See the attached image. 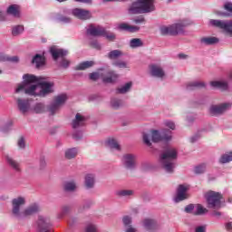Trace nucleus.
<instances>
[{
	"mask_svg": "<svg viewBox=\"0 0 232 232\" xmlns=\"http://www.w3.org/2000/svg\"><path fill=\"white\" fill-rule=\"evenodd\" d=\"M58 23H61L62 24H70L72 23V18L65 15H61L57 18Z\"/></svg>",
	"mask_w": 232,
	"mask_h": 232,
	"instance_id": "51",
	"label": "nucleus"
},
{
	"mask_svg": "<svg viewBox=\"0 0 232 232\" xmlns=\"http://www.w3.org/2000/svg\"><path fill=\"white\" fill-rule=\"evenodd\" d=\"M189 23L181 22L178 24H173L169 26L163 25L160 28V32L162 35H179V34L184 33V27L188 26Z\"/></svg>",
	"mask_w": 232,
	"mask_h": 232,
	"instance_id": "7",
	"label": "nucleus"
},
{
	"mask_svg": "<svg viewBox=\"0 0 232 232\" xmlns=\"http://www.w3.org/2000/svg\"><path fill=\"white\" fill-rule=\"evenodd\" d=\"M34 110L35 113H44V111H46V106H44V103H36Z\"/></svg>",
	"mask_w": 232,
	"mask_h": 232,
	"instance_id": "49",
	"label": "nucleus"
},
{
	"mask_svg": "<svg viewBox=\"0 0 232 232\" xmlns=\"http://www.w3.org/2000/svg\"><path fill=\"white\" fill-rule=\"evenodd\" d=\"M206 213H208V208H203V206L200 205V204L196 205V209H195V212H194V216L200 217L202 215H206Z\"/></svg>",
	"mask_w": 232,
	"mask_h": 232,
	"instance_id": "43",
	"label": "nucleus"
},
{
	"mask_svg": "<svg viewBox=\"0 0 232 232\" xmlns=\"http://www.w3.org/2000/svg\"><path fill=\"white\" fill-rule=\"evenodd\" d=\"M186 88L188 90V92H193V90H200L202 88H206V82L200 81L189 82L187 83Z\"/></svg>",
	"mask_w": 232,
	"mask_h": 232,
	"instance_id": "28",
	"label": "nucleus"
},
{
	"mask_svg": "<svg viewBox=\"0 0 232 232\" xmlns=\"http://www.w3.org/2000/svg\"><path fill=\"white\" fill-rule=\"evenodd\" d=\"M78 154H79V149L77 148L67 149L65 150V159H67L68 160H72V159H75V157H77Z\"/></svg>",
	"mask_w": 232,
	"mask_h": 232,
	"instance_id": "34",
	"label": "nucleus"
},
{
	"mask_svg": "<svg viewBox=\"0 0 232 232\" xmlns=\"http://www.w3.org/2000/svg\"><path fill=\"white\" fill-rule=\"evenodd\" d=\"M90 44L92 48H95V50H101V44H99L97 40L91 41Z\"/></svg>",
	"mask_w": 232,
	"mask_h": 232,
	"instance_id": "55",
	"label": "nucleus"
},
{
	"mask_svg": "<svg viewBox=\"0 0 232 232\" xmlns=\"http://www.w3.org/2000/svg\"><path fill=\"white\" fill-rule=\"evenodd\" d=\"M72 14L74 17H77V19H81L82 21L92 19V13L86 9L74 8L72 10Z\"/></svg>",
	"mask_w": 232,
	"mask_h": 232,
	"instance_id": "19",
	"label": "nucleus"
},
{
	"mask_svg": "<svg viewBox=\"0 0 232 232\" xmlns=\"http://www.w3.org/2000/svg\"><path fill=\"white\" fill-rule=\"evenodd\" d=\"M24 82L18 84L15 89V93H20V92H24L26 95H30L31 97H39V92H37V84H34V82H26L24 78V74L23 75Z\"/></svg>",
	"mask_w": 232,
	"mask_h": 232,
	"instance_id": "8",
	"label": "nucleus"
},
{
	"mask_svg": "<svg viewBox=\"0 0 232 232\" xmlns=\"http://www.w3.org/2000/svg\"><path fill=\"white\" fill-rule=\"evenodd\" d=\"M172 131L169 130H163L159 131L157 130H153L150 131V135L148 133H143V142L146 146H151L152 142H160L164 140V142H169L171 139H173Z\"/></svg>",
	"mask_w": 232,
	"mask_h": 232,
	"instance_id": "4",
	"label": "nucleus"
},
{
	"mask_svg": "<svg viewBox=\"0 0 232 232\" xmlns=\"http://www.w3.org/2000/svg\"><path fill=\"white\" fill-rule=\"evenodd\" d=\"M72 213V205H63L61 208V212L57 215V218H64L66 215Z\"/></svg>",
	"mask_w": 232,
	"mask_h": 232,
	"instance_id": "33",
	"label": "nucleus"
},
{
	"mask_svg": "<svg viewBox=\"0 0 232 232\" xmlns=\"http://www.w3.org/2000/svg\"><path fill=\"white\" fill-rule=\"evenodd\" d=\"M0 63H8V55L0 54Z\"/></svg>",
	"mask_w": 232,
	"mask_h": 232,
	"instance_id": "63",
	"label": "nucleus"
},
{
	"mask_svg": "<svg viewBox=\"0 0 232 232\" xmlns=\"http://www.w3.org/2000/svg\"><path fill=\"white\" fill-rule=\"evenodd\" d=\"M46 166H48V163L46 162V158L44 156H41L39 159L40 169H46Z\"/></svg>",
	"mask_w": 232,
	"mask_h": 232,
	"instance_id": "52",
	"label": "nucleus"
},
{
	"mask_svg": "<svg viewBox=\"0 0 232 232\" xmlns=\"http://www.w3.org/2000/svg\"><path fill=\"white\" fill-rule=\"evenodd\" d=\"M150 75L156 77L157 79H164L166 77V72L164 69L158 64H152L150 66Z\"/></svg>",
	"mask_w": 232,
	"mask_h": 232,
	"instance_id": "21",
	"label": "nucleus"
},
{
	"mask_svg": "<svg viewBox=\"0 0 232 232\" xmlns=\"http://www.w3.org/2000/svg\"><path fill=\"white\" fill-rule=\"evenodd\" d=\"M53 61H58L59 58H62V61L60 62V65L62 68H68L70 66V61L67 60L66 55H68V51L59 48L55 45H53L49 50Z\"/></svg>",
	"mask_w": 232,
	"mask_h": 232,
	"instance_id": "9",
	"label": "nucleus"
},
{
	"mask_svg": "<svg viewBox=\"0 0 232 232\" xmlns=\"http://www.w3.org/2000/svg\"><path fill=\"white\" fill-rule=\"evenodd\" d=\"M142 46H144V43L142 42V40H140V38H132L130 41V48H140Z\"/></svg>",
	"mask_w": 232,
	"mask_h": 232,
	"instance_id": "42",
	"label": "nucleus"
},
{
	"mask_svg": "<svg viewBox=\"0 0 232 232\" xmlns=\"http://www.w3.org/2000/svg\"><path fill=\"white\" fill-rule=\"evenodd\" d=\"M23 32H24V26L15 25L12 29V35H14V37H17V35H21V34H23Z\"/></svg>",
	"mask_w": 232,
	"mask_h": 232,
	"instance_id": "45",
	"label": "nucleus"
},
{
	"mask_svg": "<svg viewBox=\"0 0 232 232\" xmlns=\"http://www.w3.org/2000/svg\"><path fill=\"white\" fill-rule=\"evenodd\" d=\"M188 189H189V187L188 185H179L174 202H182V200H188V198H189Z\"/></svg>",
	"mask_w": 232,
	"mask_h": 232,
	"instance_id": "17",
	"label": "nucleus"
},
{
	"mask_svg": "<svg viewBox=\"0 0 232 232\" xmlns=\"http://www.w3.org/2000/svg\"><path fill=\"white\" fill-rule=\"evenodd\" d=\"M201 138L202 130H198L189 138V142H191V144H195V142H198V140H200Z\"/></svg>",
	"mask_w": 232,
	"mask_h": 232,
	"instance_id": "46",
	"label": "nucleus"
},
{
	"mask_svg": "<svg viewBox=\"0 0 232 232\" xmlns=\"http://www.w3.org/2000/svg\"><path fill=\"white\" fill-rule=\"evenodd\" d=\"M16 106H17V110L20 111V113H22V115H26V113L30 111V108L32 105L30 104V100L17 98Z\"/></svg>",
	"mask_w": 232,
	"mask_h": 232,
	"instance_id": "18",
	"label": "nucleus"
},
{
	"mask_svg": "<svg viewBox=\"0 0 232 232\" xmlns=\"http://www.w3.org/2000/svg\"><path fill=\"white\" fill-rule=\"evenodd\" d=\"M77 189H79V186L75 179L65 181L63 185V190L64 193H75Z\"/></svg>",
	"mask_w": 232,
	"mask_h": 232,
	"instance_id": "22",
	"label": "nucleus"
},
{
	"mask_svg": "<svg viewBox=\"0 0 232 232\" xmlns=\"http://www.w3.org/2000/svg\"><path fill=\"white\" fill-rule=\"evenodd\" d=\"M108 148L111 150H116V151H121V145L115 139H109L106 142Z\"/></svg>",
	"mask_w": 232,
	"mask_h": 232,
	"instance_id": "38",
	"label": "nucleus"
},
{
	"mask_svg": "<svg viewBox=\"0 0 232 232\" xmlns=\"http://www.w3.org/2000/svg\"><path fill=\"white\" fill-rule=\"evenodd\" d=\"M219 42L220 40L215 36L202 37L199 40V43L205 46H213V44H217Z\"/></svg>",
	"mask_w": 232,
	"mask_h": 232,
	"instance_id": "29",
	"label": "nucleus"
},
{
	"mask_svg": "<svg viewBox=\"0 0 232 232\" xmlns=\"http://www.w3.org/2000/svg\"><path fill=\"white\" fill-rule=\"evenodd\" d=\"M5 160L8 166H10L14 171H16V173H21V163H19V161L15 160L14 158H12V156L8 155L5 156Z\"/></svg>",
	"mask_w": 232,
	"mask_h": 232,
	"instance_id": "26",
	"label": "nucleus"
},
{
	"mask_svg": "<svg viewBox=\"0 0 232 232\" xmlns=\"http://www.w3.org/2000/svg\"><path fill=\"white\" fill-rule=\"evenodd\" d=\"M95 64V62L93 61H86L79 63L74 70L76 71H83V70H88V68H92Z\"/></svg>",
	"mask_w": 232,
	"mask_h": 232,
	"instance_id": "35",
	"label": "nucleus"
},
{
	"mask_svg": "<svg viewBox=\"0 0 232 232\" xmlns=\"http://www.w3.org/2000/svg\"><path fill=\"white\" fill-rule=\"evenodd\" d=\"M210 86L212 88H216L217 90H220V92H227L229 90V82L223 81H212L210 82Z\"/></svg>",
	"mask_w": 232,
	"mask_h": 232,
	"instance_id": "24",
	"label": "nucleus"
},
{
	"mask_svg": "<svg viewBox=\"0 0 232 232\" xmlns=\"http://www.w3.org/2000/svg\"><path fill=\"white\" fill-rule=\"evenodd\" d=\"M224 11H215L216 15H218V17H232V3L231 2H226L223 5Z\"/></svg>",
	"mask_w": 232,
	"mask_h": 232,
	"instance_id": "23",
	"label": "nucleus"
},
{
	"mask_svg": "<svg viewBox=\"0 0 232 232\" xmlns=\"http://www.w3.org/2000/svg\"><path fill=\"white\" fill-rule=\"evenodd\" d=\"M231 108V102L211 104L208 109V113L210 117H222L223 115H226V113H227Z\"/></svg>",
	"mask_w": 232,
	"mask_h": 232,
	"instance_id": "6",
	"label": "nucleus"
},
{
	"mask_svg": "<svg viewBox=\"0 0 232 232\" xmlns=\"http://www.w3.org/2000/svg\"><path fill=\"white\" fill-rule=\"evenodd\" d=\"M117 30H119L120 32H130V34H135V32H139L140 30V27L122 23L118 24Z\"/></svg>",
	"mask_w": 232,
	"mask_h": 232,
	"instance_id": "25",
	"label": "nucleus"
},
{
	"mask_svg": "<svg viewBox=\"0 0 232 232\" xmlns=\"http://www.w3.org/2000/svg\"><path fill=\"white\" fill-rule=\"evenodd\" d=\"M89 79H91V81H97L98 79H102V69H100L97 72L90 73Z\"/></svg>",
	"mask_w": 232,
	"mask_h": 232,
	"instance_id": "48",
	"label": "nucleus"
},
{
	"mask_svg": "<svg viewBox=\"0 0 232 232\" xmlns=\"http://www.w3.org/2000/svg\"><path fill=\"white\" fill-rule=\"evenodd\" d=\"M121 55H122V51L113 50L108 53V58L111 60L119 59V57H121Z\"/></svg>",
	"mask_w": 232,
	"mask_h": 232,
	"instance_id": "47",
	"label": "nucleus"
},
{
	"mask_svg": "<svg viewBox=\"0 0 232 232\" xmlns=\"http://www.w3.org/2000/svg\"><path fill=\"white\" fill-rule=\"evenodd\" d=\"M121 223L123 229L125 227H130V226H133V218H131V216L125 215L121 218Z\"/></svg>",
	"mask_w": 232,
	"mask_h": 232,
	"instance_id": "41",
	"label": "nucleus"
},
{
	"mask_svg": "<svg viewBox=\"0 0 232 232\" xmlns=\"http://www.w3.org/2000/svg\"><path fill=\"white\" fill-rule=\"evenodd\" d=\"M104 34V27L95 26L93 24H89L86 27V34L91 35L92 37H102Z\"/></svg>",
	"mask_w": 232,
	"mask_h": 232,
	"instance_id": "20",
	"label": "nucleus"
},
{
	"mask_svg": "<svg viewBox=\"0 0 232 232\" xmlns=\"http://www.w3.org/2000/svg\"><path fill=\"white\" fill-rule=\"evenodd\" d=\"M102 37H106L108 39V41H115V39H117V35L114 33H111L106 31V29H104V34H102Z\"/></svg>",
	"mask_w": 232,
	"mask_h": 232,
	"instance_id": "50",
	"label": "nucleus"
},
{
	"mask_svg": "<svg viewBox=\"0 0 232 232\" xmlns=\"http://www.w3.org/2000/svg\"><path fill=\"white\" fill-rule=\"evenodd\" d=\"M124 232H137V227H135L133 225H130V227H126L123 228Z\"/></svg>",
	"mask_w": 232,
	"mask_h": 232,
	"instance_id": "62",
	"label": "nucleus"
},
{
	"mask_svg": "<svg viewBox=\"0 0 232 232\" xmlns=\"http://www.w3.org/2000/svg\"><path fill=\"white\" fill-rule=\"evenodd\" d=\"M114 66L118 68H128V63L126 62L119 61L114 63Z\"/></svg>",
	"mask_w": 232,
	"mask_h": 232,
	"instance_id": "56",
	"label": "nucleus"
},
{
	"mask_svg": "<svg viewBox=\"0 0 232 232\" xmlns=\"http://www.w3.org/2000/svg\"><path fill=\"white\" fill-rule=\"evenodd\" d=\"M135 191L133 189H120L116 191V197H133Z\"/></svg>",
	"mask_w": 232,
	"mask_h": 232,
	"instance_id": "40",
	"label": "nucleus"
},
{
	"mask_svg": "<svg viewBox=\"0 0 232 232\" xmlns=\"http://www.w3.org/2000/svg\"><path fill=\"white\" fill-rule=\"evenodd\" d=\"M66 101H68V95L66 94H59L57 95L53 102L47 107V110L50 115H55L59 110H61V106H63Z\"/></svg>",
	"mask_w": 232,
	"mask_h": 232,
	"instance_id": "11",
	"label": "nucleus"
},
{
	"mask_svg": "<svg viewBox=\"0 0 232 232\" xmlns=\"http://www.w3.org/2000/svg\"><path fill=\"white\" fill-rule=\"evenodd\" d=\"M218 162L219 164H228V162H232V150L221 155Z\"/></svg>",
	"mask_w": 232,
	"mask_h": 232,
	"instance_id": "37",
	"label": "nucleus"
},
{
	"mask_svg": "<svg viewBox=\"0 0 232 232\" xmlns=\"http://www.w3.org/2000/svg\"><path fill=\"white\" fill-rule=\"evenodd\" d=\"M121 164L125 169H129L130 171L137 169V155L131 153L123 154Z\"/></svg>",
	"mask_w": 232,
	"mask_h": 232,
	"instance_id": "14",
	"label": "nucleus"
},
{
	"mask_svg": "<svg viewBox=\"0 0 232 232\" xmlns=\"http://www.w3.org/2000/svg\"><path fill=\"white\" fill-rule=\"evenodd\" d=\"M12 121H9L5 124V126L2 129V131H4L5 133H6V131H10V130H12Z\"/></svg>",
	"mask_w": 232,
	"mask_h": 232,
	"instance_id": "61",
	"label": "nucleus"
},
{
	"mask_svg": "<svg viewBox=\"0 0 232 232\" xmlns=\"http://www.w3.org/2000/svg\"><path fill=\"white\" fill-rule=\"evenodd\" d=\"M95 184H97V176L95 173H86L83 178V188L87 191L95 188Z\"/></svg>",
	"mask_w": 232,
	"mask_h": 232,
	"instance_id": "15",
	"label": "nucleus"
},
{
	"mask_svg": "<svg viewBox=\"0 0 232 232\" xmlns=\"http://www.w3.org/2000/svg\"><path fill=\"white\" fill-rule=\"evenodd\" d=\"M87 232H99V227L93 224H91L87 227Z\"/></svg>",
	"mask_w": 232,
	"mask_h": 232,
	"instance_id": "58",
	"label": "nucleus"
},
{
	"mask_svg": "<svg viewBox=\"0 0 232 232\" xmlns=\"http://www.w3.org/2000/svg\"><path fill=\"white\" fill-rule=\"evenodd\" d=\"M195 232H206V227L204 226L197 227Z\"/></svg>",
	"mask_w": 232,
	"mask_h": 232,
	"instance_id": "64",
	"label": "nucleus"
},
{
	"mask_svg": "<svg viewBox=\"0 0 232 232\" xmlns=\"http://www.w3.org/2000/svg\"><path fill=\"white\" fill-rule=\"evenodd\" d=\"M208 169V165L206 163H201L194 168V173L196 175H202L206 173V169Z\"/></svg>",
	"mask_w": 232,
	"mask_h": 232,
	"instance_id": "44",
	"label": "nucleus"
},
{
	"mask_svg": "<svg viewBox=\"0 0 232 232\" xmlns=\"http://www.w3.org/2000/svg\"><path fill=\"white\" fill-rule=\"evenodd\" d=\"M118 79L119 74L115 72L102 69V81L105 84H113V82H117Z\"/></svg>",
	"mask_w": 232,
	"mask_h": 232,
	"instance_id": "16",
	"label": "nucleus"
},
{
	"mask_svg": "<svg viewBox=\"0 0 232 232\" xmlns=\"http://www.w3.org/2000/svg\"><path fill=\"white\" fill-rule=\"evenodd\" d=\"M122 106H124L122 100L117 98L111 100V108H112V110H121Z\"/></svg>",
	"mask_w": 232,
	"mask_h": 232,
	"instance_id": "39",
	"label": "nucleus"
},
{
	"mask_svg": "<svg viewBox=\"0 0 232 232\" xmlns=\"http://www.w3.org/2000/svg\"><path fill=\"white\" fill-rule=\"evenodd\" d=\"M7 63L17 64L19 63V56H8Z\"/></svg>",
	"mask_w": 232,
	"mask_h": 232,
	"instance_id": "57",
	"label": "nucleus"
},
{
	"mask_svg": "<svg viewBox=\"0 0 232 232\" xmlns=\"http://www.w3.org/2000/svg\"><path fill=\"white\" fill-rule=\"evenodd\" d=\"M130 14H150L155 12V0H137L129 8Z\"/></svg>",
	"mask_w": 232,
	"mask_h": 232,
	"instance_id": "5",
	"label": "nucleus"
},
{
	"mask_svg": "<svg viewBox=\"0 0 232 232\" xmlns=\"http://www.w3.org/2000/svg\"><path fill=\"white\" fill-rule=\"evenodd\" d=\"M17 146L20 150H24L26 148V143L24 142V138L21 137L17 141Z\"/></svg>",
	"mask_w": 232,
	"mask_h": 232,
	"instance_id": "54",
	"label": "nucleus"
},
{
	"mask_svg": "<svg viewBox=\"0 0 232 232\" xmlns=\"http://www.w3.org/2000/svg\"><path fill=\"white\" fill-rule=\"evenodd\" d=\"M6 13L8 15H13V17H20L21 13L19 12L18 5H11L8 6Z\"/></svg>",
	"mask_w": 232,
	"mask_h": 232,
	"instance_id": "32",
	"label": "nucleus"
},
{
	"mask_svg": "<svg viewBox=\"0 0 232 232\" xmlns=\"http://www.w3.org/2000/svg\"><path fill=\"white\" fill-rule=\"evenodd\" d=\"M164 124L167 128H169V130H175V122L171 121H165Z\"/></svg>",
	"mask_w": 232,
	"mask_h": 232,
	"instance_id": "60",
	"label": "nucleus"
},
{
	"mask_svg": "<svg viewBox=\"0 0 232 232\" xmlns=\"http://www.w3.org/2000/svg\"><path fill=\"white\" fill-rule=\"evenodd\" d=\"M24 78L26 82H38V86L41 88L39 97H46V95L53 93L55 83L53 82H49L48 78L44 76H35L34 74H24Z\"/></svg>",
	"mask_w": 232,
	"mask_h": 232,
	"instance_id": "3",
	"label": "nucleus"
},
{
	"mask_svg": "<svg viewBox=\"0 0 232 232\" xmlns=\"http://www.w3.org/2000/svg\"><path fill=\"white\" fill-rule=\"evenodd\" d=\"M205 198L208 208H212L213 209H220L222 208V194L219 192L209 190L205 193Z\"/></svg>",
	"mask_w": 232,
	"mask_h": 232,
	"instance_id": "10",
	"label": "nucleus"
},
{
	"mask_svg": "<svg viewBox=\"0 0 232 232\" xmlns=\"http://www.w3.org/2000/svg\"><path fill=\"white\" fill-rule=\"evenodd\" d=\"M195 208H196V206H194L193 204H189L185 207L184 211H185V213H189L191 215H194Z\"/></svg>",
	"mask_w": 232,
	"mask_h": 232,
	"instance_id": "53",
	"label": "nucleus"
},
{
	"mask_svg": "<svg viewBox=\"0 0 232 232\" xmlns=\"http://www.w3.org/2000/svg\"><path fill=\"white\" fill-rule=\"evenodd\" d=\"M72 139H74V140H81V139H82V131H75L72 134Z\"/></svg>",
	"mask_w": 232,
	"mask_h": 232,
	"instance_id": "59",
	"label": "nucleus"
},
{
	"mask_svg": "<svg viewBox=\"0 0 232 232\" xmlns=\"http://www.w3.org/2000/svg\"><path fill=\"white\" fill-rule=\"evenodd\" d=\"M209 24L214 26V28H218L219 30H223L225 34L230 35L232 37V19L231 20H209Z\"/></svg>",
	"mask_w": 232,
	"mask_h": 232,
	"instance_id": "12",
	"label": "nucleus"
},
{
	"mask_svg": "<svg viewBox=\"0 0 232 232\" xmlns=\"http://www.w3.org/2000/svg\"><path fill=\"white\" fill-rule=\"evenodd\" d=\"M143 227L147 231H155L156 229H159V223L154 219H144Z\"/></svg>",
	"mask_w": 232,
	"mask_h": 232,
	"instance_id": "30",
	"label": "nucleus"
},
{
	"mask_svg": "<svg viewBox=\"0 0 232 232\" xmlns=\"http://www.w3.org/2000/svg\"><path fill=\"white\" fill-rule=\"evenodd\" d=\"M131 86H133V83L131 82H129L122 85L121 87L118 88L116 90V93H120L121 95H124V93H128L130 90H131Z\"/></svg>",
	"mask_w": 232,
	"mask_h": 232,
	"instance_id": "36",
	"label": "nucleus"
},
{
	"mask_svg": "<svg viewBox=\"0 0 232 232\" xmlns=\"http://www.w3.org/2000/svg\"><path fill=\"white\" fill-rule=\"evenodd\" d=\"M87 120L88 119L85 116H82V114L76 113L75 119L72 121V128L75 130L77 128H81V126H84Z\"/></svg>",
	"mask_w": 232,
	"mask_h": 232,
	"instance_id": "27",
	"label": "nucleus"
},
{
	"mask_svg": "<svg viewBox=\"0 0 232 232\" xmlns=\"http://www.w3.org/2000/svg\"><path fill=\"white\" fill-rule=\"evenodd\" d=\"M177 150L173 148L166 149L160 155V166L165 171V173H175V168H177Z\"/></svg>",
	"mask_w": 232,
	"mask_h": 232,
	"instance_id": "2",
	"label": "nucleus"
},
{
	"mask_svg": "<svg viewBox=\"0 0 232 232\" xmlns=\"http://www.w3.org/2000/svg\"><path fill=\"white\" fill-rule=\"evenodd\" d=\"M24 206H26V198L23 196H18L11 200V216L13 218L24 220V218H28V217L36 215L41 211V207L37 203L31 204L25 208Z\"/></svg>",
	"mask_w": 232,
	"mask_h": 232,
	"instance_id": "1",
	"label": "nucleus"
},
{
	"mask_svg": "<svg viewBox=\"0 0 232 232\" xmlns=\"http://www.w3.org/2000/svg\"><path fill=\"white\" fill-rule=\"evenodd\" d=\"M33 64H35L36 68H43L45 64L44 56L42 54H35L32 60Z\"/></svg>",
	"mask_w": 232,
	"mask_h": 232,
	"instance_id": "31",
	"label": "nucleus"
},
{
	"mask_svg": "<svg viewBox=\"0 0 232 232\" xmlns=\"http://www.w3.org/2000/svg\"><path fill=\"white\" fill-rule=\"evenodd\" d=\"M36 232H53L50 218L44 216L38 217L36 221Z\"/></svg>",
	"mask_w": 232,
	"mask_h": 232,
	"instance_id": "13",
	"label": "nucleus"
}]
</instances>
